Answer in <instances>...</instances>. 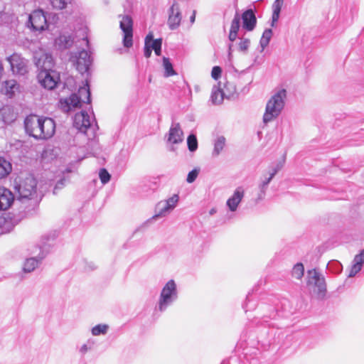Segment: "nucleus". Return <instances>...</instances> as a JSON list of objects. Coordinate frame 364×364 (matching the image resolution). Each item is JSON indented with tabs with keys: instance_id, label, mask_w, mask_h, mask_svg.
Returning a JSON list of instances; mask_svg holds the SVG:
<instances>
[{
	"instance_id": "obj_17",
	"label": "nucleus",
	"mask_w": 364,
	"mask_h": 364,
	"mask_svg": "<svg viewBox=\"0 0 364 364\" xmlns=\"http://www.w3.org/2000/svg\"><path fill=\"white\" fill-rule=\"evenodd\" d=\"M21 92L20 84L14 79L5 80L2 83L1 92L9 98H12Z\"/></svg>"
},
{
	"instance_id": "obj_37",
	"label": "nucleus",
	"mask_w": 364,
	"mask_h": 364,
	"mask_svg": "<svg viewBox=\"0 0 364 364\" xmlns=\"http://www.w3.org/2000/svg\"><path fill=\"white\" fill-rule=\"evenodd\" d=\"M304 268L302 264L298 263L292 269V275L294 278L300 279L304 275Z\"/></svg>"
},
{
	"instance_id": "obj_23",
	"label": "nucleus",
	"mask_w": 364,
	"mask_h": 364,
	"mask_svg": "<svg viewBox=\"0 0 364 364\" xmlns=\"http://www.w3.org/2000/svg\"><path fill=\"white\" fill-rule=\"evenodd\" d=\"M242 27L247 31H252L256 25L257 19L252 9L245 11L242 15Z\"/></svg>"
},
{
	"instance_id": "obj_41",
	"label": "nucleus",
	"mask_w": 364,
	"mask_h": 364,
	"mask_svg": "<svg viewBox=\"0 0 364 364\" xmlns=\"http://www.w3.org/2000/svg\"><path fill=\"white\" fill-rule=\"evenodd\" d=\"M250 45V41L249 39L242 38L238 44L239 50L242 52H246L248 50Z\"/></svg>"
},
{
	"instance_id": "obj_1",
	"label": "nucleus",
	"mask_w": 364,
	"mask_h": 364,
	"mask_svg": "<svg viewBox=\"0 0 364 364\" xmlns=\"http://www.w3.org/2000/svg\"><path fill=\"white\" fill-rule=\"evenodd\" d=\"M24 124L26 133L38 139H49L55 131V122L50 117L31 114L26 118Z\"/></svg>"
},
{
	"instance_id": "obj_50",
	"label": "nucleus",
	"mask_w": 364,
	"mask_h": 364,
	"mask_svg": "<svg viewBox=\"0 0 364 364\" xmlns=\"http://www.w3.org/2000/svg\"><path fill=\"white\" fill-rule=\"evenodd\" d=\"M195 20H196V11H194L193 12L192 16L190 17V21L191 23H193L195 22Z\"/></svg>"
},
{
	"instance_id": "obj_52",
	"label": "nucleus",
	"mask_w": 364,
	"mask_h": 364,
	"mask_svg": "<svg viewBox=\"0 0 364 364\" xmlns=\"http://www.w3.org/2000/svg\"><path fill=\"white\" fill-rule=\"evenodd\" d=\"M215 212H216L215 209L213 208V209H211V210H210V215H213V214H214Z\"/></svg>"
},
{
	"instance_id": "obj_46",
	"label": "nucleus",
	"mask_w": 364,
	"mask_h": 364,
	"mask_svg": "<svg viewBox=\"0 0 364 364\" xmlns=\"http://www.w3.org/2000/svg\"><path fill=\"white\" fill-rule=\"evenodd\" d=\"M64 186V180L61 179L60 181L58 182L56 186L54 188L53 193H56V190L58 188H62Z\"/></svg>"
},
{
	"instance_id": "obj_19",
	"label": "nucleus",
	"mask_w": 364,
	"mask_h": 364,
	"mask_svg": "<svg viewBox=\"0 0 364 364\" xmlns=\"http://www.w3.org/2000/svg\"><path fill=\"white\" fill-rule=\"evenodd\" d=\"M183 141V132L178 123L172 124L167 136L168 143L173 145L178 144Z\"/></svg>"
},
{
	"instance_id": "obj_35",
	"label": "nucleus",
	"mask_w": 364,
	"mask_h": 364,
	"mask_svg": "<svg viewBox=\"0 0 364 364\" xmlns=\"http://www.w3.org/2000/svg\"><path fill=\"white\" fill-rule=\"evenodd\" d=\"M274 178L270 173H267L266 175H264L262 178H261V182L259 185V188L260 189V191L264 194L265 193V191L267 188V186L272 181V179Z\"/></svg>"
},
{
	"instance_id": "obj_39",
	"label": "nucleus",
	"mask_w": 364,
	"mask_h": 364,
	"mask_svg": "<svg viewBox=\"0 0 364 364\" xmlns=\"http://www.w3.org/2000/svg\"><path fill=\"white\" fill-rule=\"evenodd\" d=\"M99 177L102 183L106 184L109 181L111 176L105 168H101L99 172Z\"/></svg>"
},
{
	"instance_id": "obj_6",
	"label": "nucleus",
	"mask_w": 364,
	"mask_h": 364,
	"mask_svg": "<svg viewBox=\"0 0 364 364\" xmlns=\"http://www.w3.org/2000/svg\"><path fill=\"white\" fill-rule=\"evenodd\" d=\"M73 124L77 129L87 134L89 138L95 136L97 129L93 112H92L90 114H88L85 110L75 114Z\"/></svg>"
},
{
	"instance_id": "obj_13",
	"label": "nucleus",
	"mask_w": 364,
	"mask_h": 364,
	"mask_svg": "<svg viewBox=\"0 0 364 364\" xmlns=\"http://www.w3.org/2000/svg\"><path fill=\"white\" fill-rule=\"evenodd\" d=\"M31 25L33 31H42L47 28V18L43 10L38 9L33 11L28 18V25Z\"/></svg>"
},
{
	"instance_id": "obj_3",
	"label": "nucleus",
	"mask_w": 364,
	"mask_h": 364,
	"mask_svg": "<svg viewBox=\"0 0 364 364\" xmlns=\"http://www.w3.org/2000/svg\"><path fill=\"white\" fill-rule=\"evenodd\" d=\"M90 103V91L87 82L81 86L77 94H72L69 97L61 99L60 106L64 112L81 108L83 104Z\"/></svg>"
},
{
	"instance_id": "obj_51",
	"label": "nucleus",
	"mask_w": 364,
	"mask_h": 364,
	"mask_svg": "<svg viewBox=\"0 0 364 364\" xmlns=\"http://www.w3.org/2000/svg\"><path fill=\"white\" fill-rule=\"evenodd\" d=\"M3 72H4V67H3L1 62L0 61V79L2 77Z\"/></svg>"
},
{
	"instance_id": "obj_8",
	"label": "nucleus",
	"mask_w": 364,
	"mask_h": 364,
	"mask_svg": "<svg viewBox=\"0 0 364 364\" xmlns=\"http://www.w3.org/2000/svg\"><path fill=\"white\" fill-rule=\"evenodd\" d=\"M6 60L9 63L11 71L14 75L23 76L28 73L29 61L21 54L14 53L6 57Z\"/></svg>"
},
{
	"instance_id": "obj_14",
	"label": "nucleus",
	"mask_w": 364,
	"mask_h": 364,
	"mask_svg": "<svg viewBox=\"0 0 364 364\" xmlns=\"http://www.w3.org/2000/svg\"><path fill=\"white\" fill-rule=\"evenodd\" d=\"M32 255L36 256L31 257L26 259L23 263V270L24 272L30 273L34 271L40 264L41 261L45 258L46 253L41 248L35 247L31 252Z\"/></svg>"
},
{
	"instance_id": "obj_5",
	"label": "nucleus",
	"mask_w": 364,
	"mask_h": 364,
	"mask_svg": "<svg viewBox=\"0 0 364 364\" xmlns=\"http://www.w3.org/2000/svg\"><path fill=\"white\" fill-rule=\"evenodd\" d=\"M37 182L31 176H18L14 182V188L19 200L31 199L36 193Z\"/></svg>"
},
{
	"instance_id": "obj_25",
	"label": "nucleus",
	"mask_w": 364,
	"mask_h": 364,
	"mask_svg": "<svg viewBox=\"0 0 364 364\" xmlns=\"http://www.w3.org/2000/svg\"><path fill=\"white\" fill-rule=\"evenodd\" d=\"M15 223L9 214L0 215V233H7L13 230Z\"/></svg>"
},
{
	"instance_id": "obj_11",
	"label": "nucleus",
	"mask_w": 364,
	"mask_h": 364,
	"mask_svg": "<svg viewBox=\"0 0 364 364\" xmlns=\"http://www.w3.org/2000/svg\"><path fill=\"white\" fill-rule=\"evenodd\" d=\"M121 18L119 22V27L123 31V44L126 48L132 46V37H133V21L132 18L128 15L119 16Z\"/></svg>"
},
{
	"instance_id": "obj_22",
	"label": "nucleus",
	"mask_w": 364,
	"mask_h": 364,
	"mask_svg": "<svg viewBox=\"0 0 364 364\" xmlns=\"http://www.w3.org/2000/svg\"><path fill=\"white\" fill-rule=\"evenodd\" d=\"M14 195L7 188L0 187V210L8 209L14 202Z\"/></svg>"
},
{
	"instance_id": "obj_15",
	"label": "nucleus",
	"mask_w": 364,
	"mask_h": 364,
	"mask_svg": "<svg viewBox=\"0 0 364 364\" xmlns=\"http://www.w3.org/2000/svg\"><path fill=\"white\" fill-rule=\"evenodd\" d=\"M34 60L40 70L52 69L54 66L53 58L51 54L43 50H40L39 52H35Z\"/></svg>"
},
{
	"instance_id": "obj_12",
	"label": "nucleus",
	"mask_w": 364,
	"mask_h": 364,
	"mask_svg": "<svg viewBox=\"0 0 364 364\" xmlns=\"http://www.w3.org/2000/svg\"><path fill=\"white\" fill-rule=\"evenodd\" d=\"M70 60L75 65L76 69L82 74L88 70L91 64L90 54L85 50L72 54Z\"/></svg>"
},
{
	"instance_id": "obj_49",
	"label": "nucleus",
	"mask_w": 364,
	"mask_h": 364,
	"mask_svg": "<svg viewBox=\"0 0 364 364\" xmlns=\"http://www.w3.org/2000/svg\"><path fill=\"white\" fill-rule=\"evenodd\" d=\"M155 52V54L158 56L161 55V46H158V48L154 50Z\"/></svg>"
},
{
	"instance_id": "obj_7",
	"label": "nucleus",
	"mask_w": 364,
	"mask_h": 364,
	"mask_svg": "<svg viewBox=\"0 0 364 364\" xmlns=\"http://www.w3.org/2000/svg\"><path fill=\"white\" fill-rule=\"evenodd\" d=\"M306 285L309 290L318 297H323L326 291L323 277L315 269L307 272Z\"/></svg>"
},
{
	"instance_id": "obj_20",
	"label": "nucleus",
	"mask_w": 364,
	"mask_h": 364,
	"mask_svg": "<svg viewBox=\"0 0 364 364\" xmlns=\"http://www.w3.org/2000/svg\"><path fill=\"white\" fill-rule=\"evenodd\" d=\"M236 92L235 86H232V90L228 93L221 90L217 86H214L212 90L210 100L213 104L220 105L223 102L225 97H230Z\"/></svg>"
},
{
	"instance_id": "obj_44",
	"label": "nucleus",
	"mask_w": 364,
	"mask_h": 364,
	"mask_svg": "<svg viewBox=\"0 0 364 364\" xmlns=\"http://www.w3.org/2000/svg\"><path fill=\"white\" fill-rule=\"evenodd\" d=\"M222 73V69L219 66H214L212 69L211 72V77L215 79L218 80L220 77Z\"/></svg>"
},
{
	"instance_id": "obj_26",
	"label": "nucleus",
	"mask_w": 364,
	"mask_h": 364,
	"mask_svg": "<svg viewBox=\"0 0 364 364\" xmlns=\"http://www.w3.org/2000/svg\"><path fill=\"white\" fill-rule=\"evenodd\" d=\"M12 171L11 162L5 157L0 156V178H6Z\"/></svg>"
},
{
	"instance_id": "obj_36",
	"label": "nucleus",
	"mask_w": 364,
	"mask_h": 364,
	"mask_svg": "<svg viewBox=\"0 0 364 364\" xmlns=\"http://www.w3.org/2000/svg\"><path fill=\"white\" fill-rule=\"evenodd\" d=\"M187 144L190 151H195L198 149V141L194 134H190L188 136Z\"/></svg>"
},
{
	"instance_id": "obj_32",
	"label": "nucleus",
	"mask_w": 364,
	"mask_h": 364,
	"mask_svg": "<svg viewBox=\"0 0 364 364\" xmlns=\"http://www.w3.org/2000/svg\"><path fill=\"white\" fill-rule=\"evenodd\" d=\"M145 46H147L151 50L156 49L158 46L162 45V39H154V36L151 33H149L145 38Z\"/></svg>"
},
{
	"instance_id": "obj_40",
	"label": "nucleus",
	"mask_w": 364,
	"mask_h": 364,
	"mask_svg": "<svg viewBox=\"0 0 364 364\" xmlns=\"http://www.w3.org/2000/svg\"><path fill=\"white\" fill-rule=\"evenodd\" d=\"M240 17L239 14H236V15L235 16V17L232 21L230 31H232L234 33L235 32L237 33L239 31V28H240Z\"/></svg>"
},
{
	"instance_id": "obj_2",
	"label": "nucleus",
	"mask_w": 364,
	"mask_h": 364,
	"mask_svg": "<svg viewBox=\"0 0 364 364\" xmlns=\"http://www.w3.org/2000/svg\"><path fill=\"white\" fill-rule=\"evenodd\" d=\"M287 91L284 87H277L267 100L262 121L264 124L275 120L282 112L287 100Z\"/></svg>"
},
{
	"instance_id": "obj_43",
	"label": "nucleus",
	"mask_w": 364,
	"mask_h": 364,
	"mask_svg": "<svg viewBox=\"0 0 364 364\" xmlns=\"http://www.w3.org/2000/svg\"><path fill=\"white\" fill-rule=\"evenodd\" d=\"M199 171L197 169H193L191 171H190L187 176L186 181L189 183H193L195 181L196 178L198 177Z\"/></svg>"
},
{
	"instance_id": "obj_21",
	"label": "nucleus",
	"mask_w": 364,
	"mask_h": 364,
	"mask_svg": "<svg viewBox=\"0 0 364 364\" xmlns=\"http://www.w3.org/2000/svg\"><path fill=\"white\" fill-rule=\"evenodd\" d=\"M364 264V250H362L358 254H357L353 261L350 266L348 277H355L361 269Z\"/></svg>"
},
{
	"instance_id": "obj_42",
	"label": "nucleus",
	"mask_w": 364,
	"mask_h": 364,
	"mask_svg": "<svg viewBox=\"0 0 364 364\" xmlns=\"http://www.w3.org/2000/svg\"><path fill=\"white\" fill-rule=\"evenodd\" d=\"M284 165V161H279L277 164L270 167L269 170V173H270L272 176H274L279 171L282 169Z\"/></svg>"
},
{
	"instance_id": "obj_9",
	"label": "nucleus",
	"mask_w": 364,
	"mask_h": 364,
	"mask_svg": "<svg viewBox=\"0 0 364 364\" xmlns=\"http://www.w3.org/2000/svg\"><path fill=\"white\" fill-rule=\"evenodd\" d=\"M178 201V195L173 194L168 198L157 203L155 207V214L153 216V219L166 217L169 215L177 206Z\"/></svg>"
},
{
	"instance_id": "obj_16",
	"label": "nucleus",
	"mask_w": 364,
	"mask_h": 364,
	"mask_svg": "<svg viewBox=\"0 0 364 364\" xmlns=\"http://www.w3.org/2000/svg\"><path fill=\"white\" fill-rule=\"evenodd\" d=\"M245 196V190L242 187H237L232 195L227 200L226 206L229 211L235 213Z\"/></svg>"
},
{
	"instance_id": "obj_48",
	"label": "nucleus",
	"mask_w": 364,
	"mask_h": 364,
	"mask_svg": "<svg viewBox=\"0 0 364 364\" xmlns=\"http://www.w3.org/2000/svg\"><path fill=\"white\" fill-rule=\"evenodd\" d=\"M232 86H234V85L232 84H230V83H227L225 85V86H224L225 90L224 91L225 92V93H228L229 92L231 91Z\"/></svg>"
},
{
	"instance_id": "obj_28",
	"label": "nucleus",
	"mask_w": 364,
	"mask_h": 364,
	"mask_svg": "<svg viewBox=\"0 0 364 364\" xmlns=\"http://www.w3.org/2000/svg\"><path fill=\"white\" fill-rule=\"evenodd\" d=\"M225 138L223 136H218L214 142V149L213 151V156H218L223 150L225 146Z\"/></svg>"
},
{
	"instance_id": "obj_18",
	"label": "nucleus",
	"mask_w": 364,
	"mask_h": 364,
	"mask_svg": "<svg viewBox=\"0 0 364 364\" xmlns=\"http://www.w3.org/2000/svg\"><path fill=\"white\" fill-rule=\"evenodd\" d=\"M181 21V14L179 4L174 2L169 9L168 25L171 30L176 29Z\"/></svg>"
},
{
	"instance_id": "obj_45",
	"label": "nucleus",
	"mask_w": 364,
	"mask_h": 364,
	"mask_svg": "<svg viewBox=\"0 0 364 364\" xmlns=\"http://www.w3.org/2000/svg\"><path fill=\"white\" fill-rule=\"evenodd\" d=\"M152 50L147 46L144 45V56L146 58H149L151 55Z\"/></svg>"
},
{
	"instance_id": "obj_24",
	"label": "nucleus",
	"mask_w": 364,
	"mask_h": 364,
	"mask_svg": "<svg viewBox=\"0 0 364 364\" xmlns=\"http://www.w3.org/2000/svg\"><path fill=\"white\" fill-rule=\"evenodd\" d=\"M16 114L9 106H4L0 109V122L9 124L16 119Z\"/></svg>"
},
{
	"instance_id": "obj_33",
	"label": "nucleus",
	"mask_w": 364,
	"mask_h": 364,
	"mask_svg": "<svg viewBox=\"0 0 364 364\" xmlns=\"http://www.w3.org/2000/svg\"><path fill=\"white\" fill-rule=\"evenodd\" d=\"M162 60V65L164 69V77H168L176 75V73L173 68V65L171 63L170 59L168 58L164 57Z\"/></svg>"
},
{
	"instance_id": "obj_31",
	"label": "nucleus",
	"mask_w": 364,
	"mask_h": 364,
	"mask_svg": "<svg viewBox=\"0 0 364 364\" xmlns=\"http://www.w3.org/2000/svg\"><path fill=\"white\" fill-rule=\"evenodd\" d=\"M272 36V31L270 28L264 30L263 32V34L262 36V38L259 41V46H260V50L259 52L262 53L264 50V48L268 46L271 38Z\"/></svg>"
},
{
	"instance_id": "obj_29",
	"label": "nucleus",
	"mask_w": 364,
	"mask_h": 364,
	"mask_svg": "<svg viewBox=\"0 0 364 364\" xmlns=\"http://www.w3.org/2000/svg\"><path fill=\"white\" fill-rule=\"evenodd\" d=\"M95 342L92 338H88L78 348V353L81 356H85L89 351L92 350Z\"/></svg>"
},
{
	"instance_id": "obj_10",
	"label": "nucleus",
	"mask_w": 364,
	"mask_h": 364,
	"mask_svg": "<svg viewBox=\"0 0 364 364\" xmlns=\"http://www.w3.org/2000/svg\"><path fill=\"white\" fill-rule=\"evenodd\" d=\"M39 83L47 90L54 89L60 80L59 73L52 69L41 70L38 74Z\"/></svg>"
},
{
	"instance_id": "obj_47",
	"label": "nucleus",
	"mask_w": 364,
	"mask_h": 364,
	"mask_svg": "<svg viewBox=\"0 0 364 364\" xmlns=\"http://www.w3.org/2000/svg\"><path fill=\"white\" fill-rule=\"evenodd\" d=\"M237 33L230 31L229 39L230 41H234L237 38Z\"/></svg>"
},
{
	"instance_id": "obj_30",
	"label": "nucleus",
	"mask_w": 364,
	"mask_h": 364,
	"mask_svg": "<svg viewBox=\"0 0 364 364\" xmlns=\"http://www.w3.org/2000/svg\"><path fill=\"white\" fill-rule=\"evenodd\" d=\"M55 43L60 48H67L73 44V39L70 36L61 35L55 39Z\"/></svg>"
},
{
	"instance_id": "obj_4",
	"label": "nucleus",
	"mask_w": 364,
	"mask_h": 364,
	"mask_svg": "<svg viewBox=\"0 0 364 364\" xmlns=\"http://www.w3.org/2000/svg\"><path fill=\"white\" fill-rule=\"evenodd\" d=\"M178 297L177 284L173 279L168 280L162 287L155 311L163 313L171 306Z\"/></svg>"
},
{
	"instance_id": "obj_34",
	"label": "nucleus",
	"mask_w": 364,
	"mask_h": 364,
	"mask_svg": "<svg viewBox=\"0 0 364 364\" xmlns=\"http://www.w3.org/2000/svg\"><path fill=\"white\" fill-rule=\"evenodd\" d=\"M284 3V0H275L273 4L272 21H277L279 18V14Z\"/></svg>"
},
{
	"instance_id": "obj_38",
	"label": "nucleus",
	"mask_w": 364,
	"mask_h": 364,
	"mask_svg": "<svg viewBox=\"0 0 364 364\" xmlns=\"http://www.w3.org/2000/svg\"><path fill=\"white\" fill-rule=\"evenodd\" d=\"M54 9H63L70 1V0H49Z\"/></svg>"
},
{
	"instance_id": "obj_27",
	"label": "nucleus",
	"mask_w": 364,
	"mask_h": 364,
	"mask_svg": "<svg viewBox=\"0 0 364 364\" xmlns=\"http://www.w3.org/2000/svg\"><path fill=\"white\" fill-rule=\"evenodd\" d=\"M109 329V325L106 323H99L93 326L90 331L93 336H105Z\"/></svg>"
}]
</instances>
